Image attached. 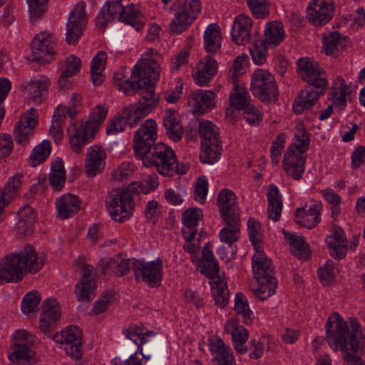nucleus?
I'll use <instances>...</instances> for the list:
<instances>
[{
	"instance_id": "nucleus-1",
	"label": "nucleus",
	"mask_w": 365,
	"mask_h": 365,
	"mask_svg": "<svg viewBox=\"0 0 365 365\" xmlns=\"http://www.w3.org/2000/svg\"><path fill=\"white\" fill-rule=\"evenodd\" d=\"M145 55L150 58L138 61L135 69L140 78L131 84V90L138 93L140 98L137 103L125 107L124 113L127 118H131L132 113L133 118L138 121L155 109L160 101L159 95L155 92V85L160 78V66L155 58H153L157 53L150 49Z\"/></svg>"
},
{
	"instance_id": "nucleus-2",
	"label": "nucleus",
	"mask_w": 365,
	"mask_h": 365,
	"mask_svg": "<svg viewBox=\"0 0 365 365\" xmlns=\"http://www.w3.org/2000/svg\"><path fill=\"white\" fill-rule=\"evenodd\" d=\"M359 328L356 320H351L349 327L338 313L327 320L325 339L334 351L339 349L343 352L345 365H364L360 356L352 354L357 353L365 341Z\"/></svg>"
},
{
	"instance_id": "nucleus-3",
	"label": "nucleus",
	"mask_w": 365,
	"mask_h": 365,
	"mask_svg": "<svg viewBox=\"0 0 365 365\" xmlns=\"http://www.w3.org/2000/svg\"><path fill=\"white\" fill-rule=\"evenodd\" d=\"M45 257L37 256L34 247L27 245L19 253L6 255L0 262V284L18 282L27 273H36L43 266Z\"/></svg>"
},
{
	"instance_id": "nucleus-4",
	"label": "nucleus",
	"mask_w": 365,
	"mask_h": 365,
	"mask_svg": "<svg viewBox=\"0 0 365 365\" xmlns=\"http://www.w3.org/2000/svg\"><path fill=\"white\" fill-rule=\"evenodd\" d=\"M107 113L108 106L106 104L98 105L92 109L85 123H74L68 127L71 148L74 153H80L94 138Z\"/></svg>"
},
{
	"instance_id": "nucleus-5",
	"label": "nucleus",
	"mask_w": 365,
	"mask_h": 365,
	"mask_svg": "<svg viewBox=\"0 0 365 365\" xmlns=\"http://www.w3.org/2000/svg\"><path fill=\"white\" fill-rule=\"evenodd\" d=\"M140 159L145 167H155L158 173L163 176L184 174L187 170L186 165L179 167L174 150L163 143H158Z\"/></svg>"
},
{
	"instance_id": "nucleus-6",
	"label": "nucleus",
	"mask_w": 365,
	"mask_h": 365,
	"mask_svg": "<svg viewBox=\"0 0 365 365\" xmlns=\"http://www.w3.org/2000/svg\"><path fill=\"white\" fill-rule=\"evenodd\" d=\"M252 268L257 287L254 292L259 299L264 301L275 293L277 279L274 277V268L267 257L253 255Z\"/></svg>"
},
{
	"instance_id": "nucleus-7",
	"label": "nucleus",
	"mask_w": 365,
	"mask_h": 365,
	"mask_svg": "<svg viewBox=\"0 0 365 365\" xmlns=\"http://www.w3.org/2000/svg\"><path fill=\"white\" fill-rule=\"evenodd\" d=\"M202 150L200 155L204 163L213 164L217 162L222 150L219 128L210 120L199 124Z\"/></svg>"
},
{
	"instance_id": "nucleus-8",
	"label": "nucleus",
	"mask_w": 365,
	"mask_h": 365,
	"mask_svg": "<svg viewBox=\"0 0 365 365\" xmlns=\"http://www.w3.org/2000/svg\"><path fill=\"white\" fill-rule=\"evenodd\" d=\"M105 202L110 218L117 222H124L130 219L135 206L133 195L128 187L125 190L113 189Z\"/></svg>"
},
{
	"instance_id": "nucleus-9",
	"label": "nucleus",
	"mask_w": 365,
	"mask_h": 365,
	"mask_svg": "<svg viewBox=\"0 0 365 365\" xmlns=\"http://www.w3.org/2000/svg\"><path fill=\"white\" fill-rule=\"evenodd\" d=\"M202 11L200 0L180 1L178 11L170 24V31L173 34H180L197 19Z\"/></svg>"
},
{
	"instance_id": "nucleus-10",
	"label": "nucleus",
	"mask_w": 365,
	"mask_h": 365,
	"mask_svg": "<svg viewBox=\"0 0 365 365\" xmlns=\"http://www.w3.org/2000/svg\"><path fill=\"white\" fill-rule=\"evenodd\" d=\"M250 90L262 102L276 101L279 96L274 76L262 69H258L252 74Z\"/></svg>"
},
{
	"instance_id": "nucleus-11",
	"label": "nucleus",
	"mask_w": 365,
	"mask_h": 365,
	"mask_svg": "<svg viewBox=\"0 0 365 365\" xmlns=\"http://www.w3.org/2000/svg\"><path fill=\"white\" fill-rule=\"evenodd\" d=\"M157 130L156 122L150 118L145 120L135 131L133 149L138 158H141L156 145Z\"/></svg>"
},
{
	"instance_id": "nucleus-12",
	"label": "nucleus",
	"mask_w": 365,
	"mask_h": 365,
	"mask_svg": "<svg viewBox=\"0 0 365 365\" xmlns=\"http://www.w3.org/2000/svg\"><path fill=\"white\" fill-rule=\"evenodd\" d=\"M132 267L136 282H143L150 287L160 284L163 278V261L160 259L147 262L135 259Z\"/></svg>"
},
{
	"instance_id": "nucleus-13",
	"label": "nucleus",
	"mask_w": 365,
	"mask_h": 365,
	"mask_svg": "<svg viewBox=\"0 0 365 365\" xmlns=\"http://www.w3.org/2000/svg\"><path fill=\"white\" fill-rule=\"evenodd\" d=\"M56 38L48 32L36 35L31 42L32 61L43 64L49 63L56 53Z\"/></svg>"
},
{
	"instance_id": "nucleus-14",
	"label": "nucleus",
	"mask_w": 365,
	"mask_h": 365,
	"mask_svg": "<svg viewBox=\"0 0 365 365\" xmlns=\"http://www.w3.org/2000/svg\"><path fill=\"white\" fill-rule=\"evenodd\" d=\"M297 71L302 78L314 88H327L328 81L326 72L319 64L309 58L297 60Z\"/></svg>"
},
{
	"instance_id": "nucleus-15",
	"label": "nucleus",
	"mask_w": 365,
	"mask_h": 365,
	"mask_svg": "<svg viewBox=\"0 0 365 365\" xmlns=\"http://www.w3.org/2000/svg\"><path fill=\"white\" fill-rule=\"evenodd\" d=\"M85 9L86 4L84 2H78L69 14L66 34V41L68 44L76 43L86 28L87 17Z\"/></svg>"
},
{
	"instance_id": "nucleus-16",
	"label": "nucleus",
	"mask_w": 365,
	"mask_h": 365,
	"mask_svg": "<svg viewBox=\"0 0 365 365\" xmlns=\"http://www.w3.org/2000/svg\"><path fill=\"white\" fill-rule=\"evenodd\" d=\"M53 339L59 344H64L66 352L75 359L81 356V330L76 326H70L61 331L56 333Z\"/></svg>"
},
{
	"instance_id": "nucleus-17",
	"label": "nucleus",
	"mask_w": 365,
	"mask_h": 365,
	"mask_svg": "<svg viewBox=\"0 0 365 365\" xmlns=\"http://www.w3.org/2000/svg\"><path fill=\"white\" fill-rule=\"evenodd\" d=\"M334 12L331 0H312L307 8V17L312 24L320 27L331 21Z\"/></svg>"
},
{
	"instance_id": "nucleus-18",
	"label": "nucleus",
	"mask_w": 365,
	"mask_h": 365,
	"mask_svg": "<svg viewBox=\"0 0 365 365\" xmlns=\"http://www.w3.org/2000/svg\"><path fill=\"white\" fill-rule=\"evenodd\" d=\"M304 152L288 148L284 155L283 168L287 175L295 180H299L305 170L306 157Z\"/></svg>"
},
{
	"instance_id": "nucleus-19",
	"label": "nucleus",
	"mask_w": 365,
	"mask_h": 365,
	"mask_svg": "<svg viewBox=\"0 0 365 365\" xmlns=\"http://www.w3.org/2000/svg\"><path fill=\"white\" fill-rule=\"evenodd\" d=\"M217 206L222 220L240 218L237 196L232 190L224 188L219 192Z\"/></svg>"
},
{
	"instance_id": "nucleus-20",
	"label": "nucleus",
	"mask_w": 365,
	"mask_h": 365,
	"mask_svg": "<svg viewBox=\"0 0 365 365\" xmlns=\"http://www.w3.org/2000/svg\"><path fill=\"white\" fill-rule=\"evenodd\" d=\"M60 317L59 304L54 299H46L43 303V312L39 320L41 331L44 334H48L56 328V323Z\"/></svg>"
},
{
	"instance_id": "nucleus-21",
	"label": "nucleus",
	"mask_w": 365,
	"mask_h": 365,
	"mask_svg": "<svg viewBox=\"0 0 365 365\" xmlns=\"http://www.w3.org/2000/svg\"><path fill=\"white\" fill-rule=\"evenodd\" d=\"M106 154L103 148L91 146L85 159V173L88 177H94L103 172L106 165Z\"/></svg>"
},
{
	"instance_id": "nucleus-22",
	"label": "nucleus",
	"mask_w": 365,
	"mask_h": 365,
	"mask_svg": "<svg viewBox=\"0 0 365 365\" xmlns=\"http://www.w3.org/2000/svg\"><path fill=\"white\" fill-rule=\"evenodd\" d=\"M37 118V110L34 108H30L21 117L14 130V138L18 143H26L28 136L36 126Z\"/></svg>"
},
{
	"instance_id": "nucleus-23",
	"label": "nucleus",
	"mask_w": 365,
	"mask_h": 365,
	"mask_svg": "<svg viewBox=\"0 0 365 365\" xmlns=\"http://www.w3.org/2000/svg\"><path fill=\"white\" fill-rule=\"evenodd\" d=\"M252 27V19L241 14L235 18L232 26V41L237 45H245L251 40V29Z\"/></svg>"
},
{
	"instance_id": "nucleus-24",
	"label": "nucleus",
	"mask_w": 365,
	"mask_h": 365,
	"mask_svg": "<svg viewBox=\"0 0 365 365\" xmlns=\"http://www.w3.org/2000/svg\"><path fill=\"white\" fill-rule=\"evenodd\" d=\"M327 88H314L309 84L293 103V110L296 114L302 113L305 109L311 108L314 106L319 97L325 93Z\"/></svg>"
},
{
	"instance_id": "nucleus-25",
	"label": "nucleus",
	"mask_w": 365,
	"mask_h": 365,
	"mask_svg": "<svg viewBox=\"0 0 365 365\" xmlns=\"http://www.w3.org/2000/svg\"><path fill=\"white\" fill-rule=\"evenodd\" d=\"M83 276L76 285V295L78 301H90L94 295L96 281L92 276V269L89 265L82 268Z\"/></svg>"
},
{
	"instance_id": "nucleus-26",
	"label": "nucleus",
	"mask_w": 365,
	"mask_h": 365,
	"mask_svg": "<svg viewBox=\"0 0 365 365\" xmlns=\"http://www.w3.org/2000/svg\"><path fill=\"white\" fill-rule=\"evenodd\" d=\"M57 218L65 220L72 217L81 208V202L77 196L65 194L58 197L55 202Z\"/></svg>"
},
{
	"instance_id": "nucleus-27",
	"label": "nucleus",
	"mask_w": 365,
	"mask_h": 365,
	"mask_svg": "<svg viewBox=\"0 0 365 365\" xmlns=\"http://www.w3.org/2000/svg\"><path fill=\"white\" fill-rule=\"evenodd\" d=\"M210 242L203 247L201 258L197 260V266L200 272L207 278L214 279L219 273V264L212 250Z\"/></svg>"
},
{
	"instance_id": "nucleus-28",
	"label": "nucleus",
	"mask_w": 365,
	"mask_h": 365,
	"mask_svg": "<svg viewBox=\"0 0 365 365\" xmlns=\"http://www.w3.org/2000/svg\"><path fill=\"white\" fill-rule=\"evenodd\" d=\"M225 330L226 333L232 335L235 349L242 354L247 353L248 348L244 344L248 339V331L244 327L240 326L235 319L226 323Z\"/></svg>"
},
{
	"instance_id": "nucleus-29",
	"label": "nucleus",
	"mask_w": 365,
	"mask_h": 365,
	"mask_svg": "<svg viewBox=\"0 0 365 365\" xmlns=\"http://www.w3.org/2000/svg\"><path fill=\"white\" fill-rule=\"evenodd\" d=\"M326 242L332 257L340 259L345 257L347 251V241L341 228H335L333 234L327 237Z\"/></svg>"
},
{
	"instance_id": "nucleus-30",
	"label": "nucleus",
	"mask_w": 365,
	"mask_h": 365,
	"mask_svg": "<svg viewBox=\"0 0 365 365\" xmlns=\"http://www.w3.org/2000/svg\"><path fill=\"white\" fill-rule=\"evenodd\" d=\"M163 125L166 134L169 138L175 142L181 140L184 133V129L180 120V116L175 110H166L163 117Z\"/></svg>"
},
{
	"instance_id": "nucleus-31",
	"label": "nucleus",
	"mask_w": 365,
	"mask_h": 365,
	"mask_svg": "<svg viewBox=\"0 0 365 365\" xmlns=\"http://www.w3.org/2000/svg\"><path fill=\"white\" fill-rule=\"evenodd\" d=\"M119 21L133 27L137 31H142L145 25V20L142 12L134 5L130 4L125 6L115 16Z\"/></svg>"
},
{
	"instance_id": "nucleus-32",
	"label": "nucleus",
	"mask_w": 365,
	"mask_h": 365,
	"mask_svg": "<svg viewBox=\"0 0 365 365\" xmlns=\"http://www.w3.org/2000/svg\"><path fill=\"white\" fill-rule=\"evenodd\" d=\"M348 43L349 38L339 31H329L322 37L323 50L327 55L337 56Z\"/></svg>"
},
{
	"instance_id": "nucleus-33",
	"label": "nucleus",
	"mask_w": 365,
	"mask_h": 365,
	"mask_svg": "<svg viewBox=\"0 0 365 365\" xmlns=\"http://www.w3.org/2000/svg\"><path fill=\"white\" fill-rule=\"evenodd\" d=\"M202 217V212L198 207H190L185 210L182 214V236L191 237L197 232L198 222Z\"/></svg>"
},
{
	"instance_id": "nucleus-34",
	"label": "nucleus",
	"mask_w": 365,
	"mask_h": 365,
	"mask_svg": "<svg viewBox=\"0 0 365 365\" xmlns=\"http://www.w3.org/2000/svg\"><path fill=\"white\" fill-rule=\"evenodd\" d=\"M122 1L107 0L96 19V24L102 29H105L108 23L113 21L115 19V16L119 14L120 11L125 7L121 4Z\"/></svg>"
},
{
	"instance_id": "nucleus-35",
	"label": "nucleus",
	"mask_w": 365,
	"mask_h": 365,
	"mask_svg": "<svg viewBox=\"0 0 365 365\" xmlns=\"http://www.w3.org/2000/svg\"><path fill=\"white\" fill-rule=\"evenodd\" d=\"M134 260L123 258L121 255H115L109 261L102 262V272L106 273L110 271L116 277H123L130 272V264H133Z\"/></svg>"
},
{
	"instance_id": "nucleus-36",
	"label": "nucleus",
	"mask_w": 365,
	"mask_h": 365,
	"mask_svg": "<svg viewBox=\"0 0 365 365\" xmlns=\"http://www.w3.org/2000/svg\"><path fill=\"white\" fill-rule=\"evenodd\" d=\"M267 197L268 200V217L277 222L281 216L282 200L279 190L275 185H269Z\"/></svg>"
},
{
	"instance_id": "nucleus-37",
	"label": "nucleus",
	"mask_w": 365,
	"mask_h": 365,
	"mask_svg": "<svg viewBox=\"0 0 365 365\" xmlns=\"http://www.w3.org/2000/svg\"><path fill=\"white\" fill-rule=\"evenodd\" d=\"M284 38V30L282 22L277 21L267 24L264 31V38L262 39L269 46L279 45Z\"/></svg>"
},
{
	"instance_id": "nucleus-38",
	"label": "nucleus",
	"mask_w": 365,
	"mask_h": 365,
	"mask_svg": "<svg viewBox=\"0 0 365 365\" xmlns=\"http://www.w3.org/2000/svg\"><path fill=\"white\" fill-rule=\"evenodd\" d=\"M66 170L63 161L60 158H56L51 165L49 173V183L54 191H61L66 183Z\"/></svg>"
},
{
	"instance_id": "nucleus-39",
	"label": "nucleus",
	"mask_w": 365,
	"mask_h": 365,
	"mask_svg": "<svg viewBox=\"0 0 365 365\" xmlns=\"http://www.w3.org/2000/svg\"><path fill=\"white\" fill-rule=\"evenodd\" d=\"M226 226L219 233L220 241L232 246L240 237V219L222 220Z\"/></svg>"
},
{
	"instance_id": "nucleus-40",
	"label": "nucleus",
	"mask_w": 365,
	"mask_h": 365,
	"mask_svg": "<svg viewBox=\"0 0 365 365\" xmlns=\"http://www.w3.org/2000/svg\"><path fill=\"white\" fill-rule=\"evenodd\" d=\"M215 94L211 91L197 90L192 93L196 112L205 113L215 106Z\"/></svg>"
},
{
	"instance_id": "nucleus-41",
	"label": "nucleus",
	"mask_w": 365,
	"mask_h": 365,
	"mask_svg": "<svg viewBox=\"0 0 365 365\" xmlns=\"http://www.w3.org/2000/svg\"><path fill=\"white\" fill-rule=\"evenodd\" d=\"M285 239L291 246V252L301 260H307L309 257V250L303 237L295 236L288 232H283Z\"/></svg>"
},
{
	"instance_id": "nucleus-42",
	"label": "nucleus",
	"mask_w": 365,
	"mask_h": 365,
	"mask_svg": "<svg viewBox=\"0 0 365 365\" xmlns=\"http://www.w3.org/2000/svg\"><path fill=\"white\" fill-rule=\"evenodd\" d=\"M107 53L104 51H98L91 63V75L93 84L100 86L104 81L102 71L105 69Z\"/></svg>"
},
{
	"instance_id": "nucleus-43",
	"label": "nucleus",
	"mask_w": 365,
	"mask_h": 365,
	"mask_svg": "<svg viewBox=\"0 0 365 365\" xmlns=\"http://www.w3.org/2000/svg\"><path fill=\"white\" fill-rule=\"evenodd\" d=\"M205 49L208 53L217 52L221 46V35L219 26L209 24L204 33Z\"/></svg>"
},
{
	"instance_id": "nucleus-44",
	"label": "nucleus",
	"mask_w": 365,
	"mask_h": 365,
	"mask_svg": "<svg viewBox=\"0 0 365 365\" xmlns=\"http://www.w3.org/2000/svg\"><path fill=\"white\" fill-rule=\"evenodd\" d=\"M66 120V106H58L55 110L53 118L52 124L50 127V135L53 138L56 143H60L63 138V124Z\"/></svg>"
},
{
	"instance_id": "nucleus-45",
	"label": "nucleus",
	"mask_w": 365,
	"mask_h": 365,
	"mask_svg": "<svg viewBox=\"0 0 365 365\" xmlns=\"http://www.w3.org/2000/svg\"><path fill=\"white\" fill-rule=\"evenodd\" d=\"M126 338L130 339L138 346V351L143 355L142 346L147 342L145 336H154L155 332L153 331H145L143 325H130L124 332Z\"/></svg>"
},
{
	"instance_id": "nucleus-46",
	"label": "nucleus",
	"mask_w": 365,
	"mask_h": 365,
	"mask_svg": "<svg viewBox=\"0 0 365 365\" xmlns=\"http://www.w3.org/2000/svg\"><path fill=\"white\" fill-rule=\"evenodd\" d=\"M229 101L230 105L232 108L242 110L250 104V96L245 87L235 83L230 93Z\"/></svg>"
},
{
	"instance_id": "nucleus-47",
	"label": "nucleus",
	"mask_w": 365,
	"mask_h": 365,
	"mask_svg": "<svg viewBox=\"0 0 365 365\" xmlns=\"http://www.w3.org/2000/svg\"><path fill=\"white\" fill-rule=\"evenodd\" d=\"M294 138V143L288 148L306 153L309 147L310 139L303 123L298 122L296 124Z\"/></svg>"
},
{
	"instance_id": "nucleus-48",
	"label": "nucleus",
	"mask_w": 365,
	"mask_h": 365,
	"mask_svg": "<svg viewBox=\"0 0 365 365\" xmlns=\"http://www.w3.org/2000/svg\"><path fill=\"white\" fill-rule=\"evenodd\" d=\"M125 113V108L123 109L120 115L115 116L112 120L109 122L106 128V132L110 133H118L125 129L126 125H128L130 128L135 127L139 122L138 120L133 121V115L130 113L131 118H127Z\"/></svg>"
},
{
	"instance_id": "nucleus-49",
	"label": "nucleus",
	"mask_w": 365,
	"mask_h": 365,
	"mask_svg": "<svg viewBox=\"0 0 365 365\" xmlns=\"http://www.w3.org/2000/svg\"><path fill=\"white\" fill-rule=\"evenodd\" d=\"M49 85V80L45 76H40L39 78L32 80L29 85V95L36 103L42 101L43 94L47 91Z\"/></svg>"
},
{
	"instance_id": "nucleus-50",
	"label": "nucleus",
	"mask_w": 365,
	"mask_h": 365,
	"mask_svg": "<svg viewBox=\"0 0 365 365\" xmlns=\"http://www.w3.org/2000/svg\"><path fill=\"white\" fill-rule=\"evenodd\" d=\"M158 185L157 175H153L146 176L142 182L130 183L128 188L132 195L135 192L148 194L154 191Z\"/></svg>"
},
{
	"instance_id": "nucleus-51",
	"label": "nucleus",
	"mask_w": 365,
	"mask_h": 365,
	"mask_svg": "<svg viewBox=\"0 0 365 365\" xmlns=\"http://www.w3.org/2000/svg\"><path fill=\"white\" fill-rule=\"evenodd\" d=\"M235 312L236 314L241 315L243 322L248 325L252 324L253 320V312L250 310L246 297L238 292L235 299Z\"/></svg>"
},
{
	"instance_id": "nucleus-52",
	"label": "nucleus",
	"mask_w": 365,
	"mask_h": 365,
	"mask_svg": "<svg viewBox=\"0 0 365 365\" xmlns=\"http://www.w3.org/2000/svg\"><path fill=\"white\" fill-rule=\"evenodd\" d=\"M51 146L48 140H43L36 145L29 158V164L32 167L43 163L51 153Z\"/></svg>"
},
{
	"instance_id": "nucleus-53",
	"label": "nucleus",
	"mask_w": 365,
	"mask_h": 365,
	"mask_svg": "<svg viewBox=\"0 0 365 365\" xmlns=\"http://www.w3.org/2000/svg\"><path fill=\"white\" fill-rule=\"evenodd\" d=\"M212 295L215 302V304L221 308L227 306L230 299L229 291L226 283L219 279L212 285Z\"/></svg>"
},
{
	"instance_id": "nucleus-54",
	"label": "nucleus",
	"mask_w": 365,
	"mask_h": 365,
	"mask_svg": "<svg viewBox=\"0 0 365 365\" xmlns=\"http://www.w3.org/2000/svg\"><path fill=\"white\" fill-rule=\"evenodd\" d=\"M21 175L16 174L8 180L7 183L4 185V189L1 190V196L2 199L7 203L10 200L14 197L21 186Z\"/></svg>"
},
{
	"instance_id": "nucleus-55",
	"label": "nucleus",
	"mask_w": 365,
	"mask_h": 365,
	"mask_svg": "<svg viewBox=\"0 0 365 365\" xmlns=\"http://www.w3.org/2000/svg\"><path fill=\"white\" fill-rule=\"evenodd\" d=\"M252 14L257 19H265L269 15V0H246Z\"/></svg>"
},
{
	"instance_id": "nucleus-56",
	"label": "nucleus",
	"mask_w": 365,
	"mask_h": 365,
	"mask_svg": "<svg viewBox=\"0 0 365 365\" xmlns=\"http://www.w3.org/2000/svg\"><path fill=\"white\" fill-rule=\"evenodd\" d=\"M349 93V87L344 79L341 80L339 88L329 93V99L334 102L339 109H344L346 105V96Z\"/></svg>"
},
{
	"instance_id": "nucleus-57",
	"label": "nucleus",
	"mask_w": 365,
	"mask_h": 365,
	"mask_svg": "<svg viewBox=\"0 0 365 365\" xmlns=\"http://www.w3.org/2000/svg\"><path fill=\"white\" fill-rule=\"evenodd\" d=\"M269 46L262 40L256 41L250 47V52L253 62L257 65H262L267 59V50Z\"/></svg>"
},
{
	"instance_id": "nucleus-58",
	"label": "nucleus",
	"mask_w": 365,
	"mask_h": 365,
	"mask_svg": "<svg viewBox=\"0 0 365 365\" xmlns=\"http://www.w3.org/2000/svg\"><path fill=\"white\" fill-rule=\"evenodd\" d=\"M115 292L113 291L103 293L100 297L99 299L93 304V307L91 310L90 314L92 315H98L104 312L108 309V305L115 300Z\"/></svg>"
},
{
	"instance_id": "nucleus-59",
	"label": "nucleus",
	"mask_w": 365,
	"mask_h": 365,
	"mask_svg": "<svg viewBox=\"0 0 365 365\" xmlns=\"http://www.w3.org/2000/svg\"><path fill=\"white\" fill-rule=\"evenodd\" d=\"M295 217L298 219L297 220V224L309 229L315 227L321 220L320 215H310L305 214L304 210L302 208L297 209L295 212Z\"/></svg>"
},
{
	"instance_id": "nucleus-60",
	"label": "nucleus",
	"mask_w": 365,
	"mask_h": 365,
	"mask_svg": "<svg viewBox=\"0 0 365 365\" xmlns=\"http://www.w3.org/2000/svg\"><path fill=\"white\" fill-rule=\"evenodd\" d=\"M14 351L9 355L11 361H29L31 357V350L26 343H16L14 345Z\"/></svg>"
},
{
	"instance_id": "nucleus-61",
	"label": "nucleus",
	"mask_w": 365,
	"mask_h": 365,
	"mask_svg": "<svg viewBox=\"0 0 365 365\" xmlns=\"http://www.w3.org/2000/svg\"><path fill=\"white\" fill-rule=\"evenodd\" d=\"M48 0H26L29 5L30 17L32 21L40 19L46 10Z\"/></svg>"
},
{
	"instance_id": "nucleus-62",
	"label": "nucleus",
	"mask_w": 365,
	"mask_h": 365,
	"mask_svg": "<svg viewBox=\"0 0 365 365\" xmlns=\"http://www.w3.org/2000/svg\"><path fill=\"white\" fill-rule=\"evenodd\" d=\"M138 65V62L133 68L130 79L126 78L123 74L120 73H115L113 75L114 81L120 82V83L118 84L119 89L123 90V92L125 93L129 91V89L131 90V84L133 83V82L138 81V79L140 78V73H135V69Z\"/></svg>"
},
{
	"instance_id": "nucleus-63",
	"label": "nucleus",
	"mask_w": 365,
	"mask_h": 365,
	"mask_svg": "<svg viewBox=\"0 0 365 365\" xmlns=\"http://www.w3.org/2000/svg\"><path fill=\"white\" fill-rule=\"evenodd\" d=\"M242 110V116L249 125L253 126L259 125L262 120V114L258 108L250 103Z\"/></svg>"
},
{
	"instance_id": "nucleus-64",
	"label": "nucleus",
	"mask_w": 365,
	"mask_h": 365,
	"mask_svg": "<svg viewBox=\"0 0 365 365\" xmlns=\"http://www.w3.org/2000/svg\"><path fill=\"white\" fill-rule=\"evenodd\" d=\"M41 301L36 292L27 293L21 302V310L25 314H29L35 311Z\"/></svg>"
}]
</instances>
